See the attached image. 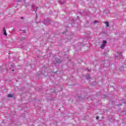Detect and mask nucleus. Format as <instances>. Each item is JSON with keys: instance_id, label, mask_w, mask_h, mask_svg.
<instances>
[{"instance_id": "423d86ee", "label": "nucleus", "mask_w": 126, "mask_h": 126, "mask_svg": "<svg viewBox=\"0 0 126 126\" xmlns=\"http://www.w3.org/2000/svg\"><path fill=\"white\" fill-rule=\"evenodd\" d=\"M7 96H8V97L9 98H11V97H13V95L12 94H8Z\"/></svg>"}, {"instance_id": "6e6552de", "label": "nucleus", "mask_w": 126, "mask_h": 126, "mask_svg": "<svg viewBox=\"0 0 126 126\" xmlns=\"http://www.w3.org/2000/svg\"><path fill=\"white\" fill-rule=\"evenodd\" d=\"M23 31V33L24 34H25V33H26V31L23 30V31Z\"/></svg>"}, {"instance_id": "39448f33", "label": "nucleus", "mask_w": 126, "mask_h": 126, "mask_svg": "<svg viewBox=\"0 0 126 126\" xmlns=\"http://www.w3.org/2000/svg\"><path fill=\"white\" fill-rule=\"evenodd\" d=\"M64 2H65V1L63 0H61L60 1H59V3H60V4H63Z\"/></svg>"}, {"instance_id": "f03ea898", "label": "nucleus", "mask_w": 126, "mask_h": 126, "mask_svg": "<svg viewBox=\"0 0 126 126\" xmlns=\"http://www.w3.org/2000/svg\"><path fill=\"white\" fill-rule=\"evenodd\" d=\"M44 24H45V25H49V24H50V20H45L44 21Z\"/></svg>"}, {"instance_id": "4468645a", "label": "nucleus", "mask_w": 126, "mask_h": 126, "mask_svg": "<svg viewBox=\"0 0 126 126\" xmlns=\"http://www.w3.org/2000/svg\"><path fill=\"white\" fill-rule=\"evenodd\" d=\"M87 70L88 71H89V69H88V68H87Z\"/></svg>"}, {"instance_id": "1a4fd4ad", "label": "nucleus", "mask_w": 126, "mask_h": 126, "mask_svg": "<svg viewBox=\"0 0 126 126\" xmlns=\"http://www.w3.org/2000/svg\"><path fill=\"white\" fill-rule=\"evenodd\" d=\"M23 40H25V38L24 37L22 38V39H21V41H22Z\"/></svg>"}, {"instance_id": "f8f14e48", "label": "nucleus", "mask_w": 126, "mask_h": 126, "mask_svg": "<svg viewBox=\"0 0 126 126\" xmlns=\"http://www.w3.org/2000/svg\"><path fill=\"white\" fill-rule=\"evenodd\" d=\"M87 78H90V76H88V77H87Z\"/></svg>"}, {"instance_id": "0eeeda50", "label": "nucleus", "mask_w": 126, "mask_h": 126, "mask_svg": "<svg viewBox=\"0 0 126 126\" xmlns=\"http://www.w3.org/2000/svg\"><path fill=\"white\" fill-rule=\"evenodd\" d=\"M93 23L95 24V23H99V21H94L93 22Z\"/></svg>"}, {"instance_id": "9b49d317", "label": "nucleus", "mask_w": 126, "mask_h": 126, "mask_svg": "<svg viewBox=\"0 0 126 126\" xmlns=\"http://www.w3.org/2000/svg\"><path fill=\"white\" fill-rule=\"evenodd\" d=\"M58 63H61V60H59V61L58 62Z\"/></svg>"}, {"instance_id": "ddd939ff", "label": "nucleus", "mask_w": 126, "mask_h": 126, "mask_svg": "<svg viewBox=\"0 0 126 126\" xmlns=\"http://www.w3.org/2000/svg\"><path fill=\"white\" fill-rule=\"evenodd\" d=\"M23 17H22L21 18V19H23Z\"/></svg>"}, {"instance_id": "2eb2a0df", "label": "nucleus", "mask_w": 126, "mask_h": 126, "mask_svg": "<svg viewBox=\"0 0 126 126\" xmlns=\"http://www.w3.org/2000/svg\"><path fill=\"white\" fill-rule=\"evenodd\" d=\"M20 31H22V30H20Z\"/></svg>"}, {"instance_id": "9d476101", "label": "nucleus", "mask_w": 126, "mask_h": 126, "mask_svg": "<svg viewBox=\"0 0 126 126\" xmlns=\"http://www.w3.org/2000/svg\"><path fill=\"white\" fill-rule=\"evenodd\" d=\"M96 119V120H98V119H99V117L97 116Z\"/></svg>"}, {"instance_id": "f257e3e1", "label": "nucleus", "mask_w": 126, "mask_h": 126, "mask_svg": "<svg viewBox=\"0 0 126 126\" xmlns=\"http://www.w3.org/2000/svg\"><path fill=\"white\" fill-rule=\"evenodd\" d=\"M107 44V41L106 40H103V44L102 45L100 46V48H105L106 47V45Z\"/></svg>"}, {"instance_id": "20e7f679", "label": "nucleus", "mask_w": 126, "mask_h": 126, "mask_svg": "<svg viewBox=\"0 0 126 126\" xmlns=\"http://www.w3.org/2000/svg\"><path fill=\"white\" fill-rule=\"evenodd\" d=\"M103 23H104V24H106V27H110V25L109 22H103Z\"/></svg>"}, {"instance_id": "7ed1b4c3", "label": "nucleus", "mask_w": 126, "mask_h": 126, "mask_svg": "<svg viewBox=\"0 0 126 126\" xmlns=\"http://www.w3.org/2000/svg\"><path fill=\"white\" fill-rule=\"evenodd\" d=\"M3 35L6 37L7 36V33H6V31L5 30V28H3Z\"/></svg>"}]
</instances>
